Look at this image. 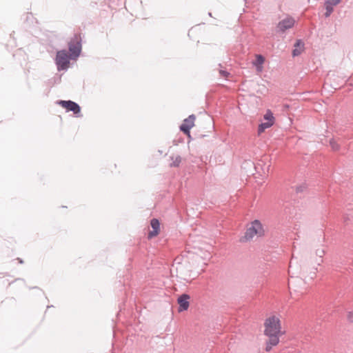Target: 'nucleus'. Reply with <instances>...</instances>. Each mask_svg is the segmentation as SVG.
Returning a JSON list of instances; mask_svg holds the SVG:
<instances>
[{
	"mask_svg": "<svg viewBox=\"0 0 353 353\" xmlns=\"http://www.w3.org/2000/svg\"><path fill=\"white\" fill-rule=\"evenodd\" d=\"M70 55L65 50H61L57 52L55 62L57 67V70H67L70 64Z\"/></svg>",
	"mask_w": 353,
	"mask_h": 353,
	"instance_id": "20e7f679",
	"label": "nucleus"
},
{
	"mask_svg": "<svg viewBox=\"0 0 353 353\" xmlns=\"http://www.w3.org/2000/svg\"><path fill=\"white\" fill-rule=\"evenodd\" d=\"M325 254V251L322 249L321 250H317L316 252V254L317 256H319L320 258H322L323 256Z\"/></svg>",
	"mask_w": 353,
	"mask_h": 353,
	"instance_id": "6ab92c4d",
	"label": "nucleus"
},
{
	"mask_svg": "<svg viewBox=\"0 0 353 353\" xmlns=\"http://www.w3.org/2000/svg\"><path fill=\"white\" fill-rule=\"evenodd\" d=\"M170 159L172 161L170 163L171 167H179L181 162V157L179 155L172 156L170 157Z\"/></svg>",
	"mask_w": 353,
	"mask_h": 353,
	"instance_id": "f8f14e48",
	"label": "nucleus"
},
{
	"mask_svg": "<svg viewBox=\"0 0 353 353\" xmlns=\"http://www.w3.org/2000/svg\"><path fill=\"white\" fill-rule=\"evenodd\" d=\"M273 125V122L261 123L258 128V133H262L265 129L270 128Z\"/></svg>",
	"mask_w": 353,
	"mask_h": 353,
	"instance_id": "ddd939ff",
	"label": "nucleus"
},
{
	"mask_svg": "<svg viewBox=\"0 0 353 353\" xmlns=\"http://www.w3.org/2000/svg\"><path fill=\"white\" fill-rule=\"evenodd\" d=\"M330 145L332 148V149L334 150V151H337L339 150L340 148V146L337 143V142L334 140V139H331L330 141Z\"/></svg>",
	"mask_w": 353,
	"mask_h": 353,
	"instance_id": "2eb2a0df",
	"label": "nucleus"
},
{
	"mask_svg": "<svg viewBox=\"0 0 353 353\" xmlns=\"http://www.w3.org/2000/svg\"><path fill=\"white\" fill-rule=\"evenodd\" d=\"M294 260H295V258H294V256L293 254L292 257V259H291V261L290 262V266H289L290 270L292 268V264H293Z\"/></svg>",
	"mask_w": 353,
	"mask_h": 353,
	"instance_id": "412c9836",
	"label": "nucleus"
},
{
	"mask_svg": "<svg viewBox=\"0 0 353 353\" xmlns=\"http://www.w3.org/2000/svg\"><path fill=\"white\" fill-rule=\"evenodd\" d=\"M305 189V186L304 185H301L296 187V191L297 193L302 192L304 191Z\"/></svg>",
	"mask_w": 353,
	"mask_h": 353,
	"instance_id": "a211bd4d",
	"label": "nucleus"
},
{
	"mask_svg": "<svg viewBox=\"0 0 353 353\" xmlns=\"http://www.w3.org/2000/svg\"><path fill=\"white\" fill-rule=\"evenodd\" d=\"M264 119L265 120H268L267 122H273L274 123V117L273 116V114L272 113V112L268 110L265 114L264 115Z\"/></svg>",
	"mask_w": 353,
	"mask_h": 353,
	"instance_id": "4468645a",
	"label": "nucleus"
},
{
	"mask_svg": "<svg viewBox=\"0 0 353 353\" xmlns=\"http://www.w3.org/2000/svg\"><path fill=\"white\" fill-rule=\"evenodd\" d=\"M82 49L80 34H74L68 42V50L70 59L74 60L79 57Z\"/></svg>",
	"mask_w": 353,
	"mask_h": 353,
	"instance_id": "f03ea898",
	"label": "nucleus"
},
{
	"mask_svg": "<svg viewBox=\"0 0 353 353\" xmlns=\"http://www.w3.org/2000/svg\"><path fill=\"white\" fill-rule=\"evenodd\" d=\"M152 230L148 233V239H152L159 234L160 231V223L157 219H152L150 221Z\"/></svg>",
	"mask_w": 353,
	"mask_h": 353,
	"instance_id": "1a4fd4ad",
	"label": "nucleus"
},
{
	"mask_svg": "<svg viewBox=\"0 0 353 353\" xmlns=\"http://www.w3.org/2000/svg\"><path fill=\"white\" fill-rule=\"evenodd\" d=\"M348 320L350 322H353V312H350L347 315Z\"/></svg>",
	"mask_w": 353,
	"mask_h": 353,
	"instance_id": "aec40b11",
	"label": "nucleus"
},
{
	"mask_svg": "<svg viewBox=\"0 0 353 353\" xmlns=\"http://www.w3.org/2000/svg\"><path fill=\"white\" fill-rule=\"evenodd\" d=\"M341 0H326L325 1V17H329L334 10V6H336L341 2Z\"/></svg>",
	"mask_w": 353,
	"mask_h": 353,
	"instance_id": "9d476101",
	"label": "nucleus"
},
{
	"mask_svg": "<svg viewBox=\"0 0 353 353\" xmlns=\"http://www.w3.org/2000/svg\"><path fill=\"white\" fill-rule=\"evenodd\" d=\"M219 74L221 76H222L223 77H228L230 75V72H228V71L224 70H220Z\"/></svg>",
	"mask_w": 353,
	"mask_h": 353,
	"instance_id": "f3484780",
	"label": "nucleus"
},
{
	"mask_svg": "<svg viewBox=\"0 0 353 353\" xmlns=\"http://www.w3.org/2000/svg\"><path fill=\"white\" fill-rule=\"evenodd\" d=\"M17 260L19 261V262L21 264L23 263V261L21 259L18 258V259H17Z\"/></svg>",
	"mask_w": 353,
	"mask_h": 353,
	"instance_id": "4be33fe9",
	"label": "nucleus"
},
{
	"mask_svg": "<svg viewBox=\"0 0 353 353\" xmlns=\"http://www.w3.org/2000/svg\"><path fill=\"white\" fill-rule=\"evenodd\" d=\"M264 335L268 337L265 341V351L270 352L273 347L279 343V337L283 334L281 331V321L275 316L265 319L264 323Z\"/></svg>",
	"mask_w": 353,
	"mask_h": 353,
	"instance_id": "f257e3e1",
	"label": "nucleus"
},
{
	"mask_svg": "<svg viewBox=\"0 0 353 353\" xmlns=\"http://www.w3.org/2000/svg\"><path fill=\"white\" fill-rule=\"evenodd\" d=\"M304 42L301 39H298L294 45V50H292V56L296 57L301 54L304 49Z\"/></svg>",
	"mask_w": 353,
	"mask_h": 353,
	"instance_id": "9b49d317",
	"label": "nucleus"
},
{
	"mask_svg": "<svg viewBox=\"0 0 353 353\" xmlns=\"http://www.w3.org/2000/svg\"><path fill=\"white\" fill-rule=\"evenodd\" d=\"M264 234V230L261 223L259 220L252 222L251 226L247 228L243 239L246 241L252 239L254 235L261 236Z\"/></svg>",
	"mask_w": 353,
	"mask_h": 353,
	"instance_id": "7ed1b4c3",
	"label": "nucleus"
},
{
	"mask_svg": "<svg viewBox=\"0 0 353 353\" xmlns=\"http://www.w3.org/2000/svg\"><path fill=\"white\" fill-rule=\"evenodd\" d=\"M190 296L188 294H183L179 296L177 303L179 304V312H183L187 310L189 307L190 303L189 299Z\"/></svg>",
	"mask_w": 353,
	"mask_h": 353,
	"instance_id": "6e6552de",
	"label": "nucleus"
},
{
	"mask_svg": "<svg viewBox=\"0 0 353 353\" xmlns=\"http://www.w3.org/2000/svg\"><path fill=\"white\" fill-rule=\"evenodd\" d=\"M208 15H209L210 17H212V13H211V12H208Z\"/></svg>",
	"mask_w": 353,
	"mask_h": 353,
	"instance_id": "5701e85b",
	"label": "nucleus"
},
{
	"mask_svg": "<svg viewBox=\"0 0 353 353\" xmlns=\"http://www.w3.org/2000/svg\"><path fill=\"white\" fill-rule=\"evenodd\" d=\"M58 104L61 105L63 108L66 109L67 112H72L74 114H78L81 112V107L79 105L72 101H59Z\"/></svg>",
	"mask_w": 353,
	"mask_h": 353,
	"instance_id": "39448f33",
	"label": "nucleus"
},
{
	"mask_svg": "<svg viewBox=\"0 0 353 353\" xmlns=\"http://www.w3.org/2000/svg\"><path fill=\"white\" fill-rule=\"evenodd\" d=\"M295 21L292 17H287L279 22L277 28L279 32H283L286 30L292 28L294 25Z\"/></svg>",
	"mask_w": 353,
	"mask_h": 353,
	"instance_id": "0eeeda50",
	"label": "nucleus"
},
{
	"mask_svg": "<svg viewBox=\"0 0 353 353\" xmlns=\"http://www.w3.org/2000/svg\"><path fill=\"white\" fill-rule=\"evenodd\" d=\"M265 61L263 56L261 54L256 55V64L262 65Z\"/></svg>",
	"mask_w": 353,
	"mask_h": 353,
	"instance_id": "dca6fc26",
	"label": "nucleus"
},
{
	"mask_svg": "<svg viewBox=\"0 0 353 353\" xmlns=\"http://www.w3.org/2000/svg\"><path fill=\"white\" fill-rule=\"evenodd\" d=\"M195 119L194 114H191L184 119L183 123L180 125V130L185 134L190 135V129L194 125Z\"/></svg>",
	"mask_w": 353,
	"mask_h": 353,
	"instance_id": "423d86ee",
	"label": "nucleus"
}]
</instances>
